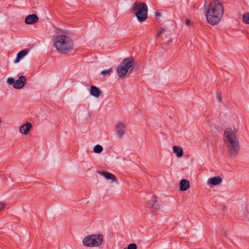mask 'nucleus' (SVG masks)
Returning <instances> with one entry per match:
<instances>
[{
    "label": "nucleus",
    "mask_w": 249,
    "mask_h": 249,
    "mask_svg": "<svg viewBox=\"0 0 249 249\" xmlns=\"http://www.w3.org/2000/svg\"><path fill=\"white\" fill-rule=\"evenodd\" d=\"M185 24L187 26H190L191 25V20L189 19H186Z\"/></svg>",
    "instance_id": "obj_25"
},
{
    "label": "nucleus",
    "mask_w": 249,
    "mask_h": 249,
    "mask_svg": "<svg viewBox=\"0 0 249 249\" xmlns=\"http://www.w3.org/2000/svg\"><path fill=\"white\" fill-rule=\"evenodd\" d=\"M243 21L247 24H249V12H246L243 15Z\"/></svg>",
    "instance_id": "obj_20"
},
{
    "label": "nucleus",
    "mask_w": 249,
    "mask_h": 249,
    "mask_svg": "<svg viewBox=\"0 0 249 249\" xmlns=\"http://www.w3.org/2000/svg\"><path fill=\"white\" fill-rule=\"evenodd\" d=\"M171 41H172V39H169V40L167 41V43L169 44V43H170V42H171Z\"/></svg>",
    "instance_id": "obj_27"
},
{
    "label": "nucleus",
    "mask_w": 249,
    "mask_h": 249,
    "mask_svg": "<svg viewBox=\"0 0 249 249\" xmlns=\"http://www.w3.org/2000/svg\"><path fill=\"white\" fill-rule=\"evenodd\" d=\"M53 44L59 53L66 54L72 50L73 42L70 37L60 35L55 37Z\"/></svg>",
    "instance_id": "obj_3"
},
{
    "label": "nucleus",
    "mask_w": 249,
    "mask_h": 249,
    "mask_svg": "<svg viewBox=\"0 0 249 249\" xmlns=\"http://www.w3.org/2000/svg\"><path fill=\"white\" fill-rule=\"evenodd\" d=\"M112 71L113 70L112 68H110L108 70H105L101 72V74L104 76L107 75L109 74L111 72H112Z\"/></svg>",
    "instance_id": "obj_21"
},
{
    "label": "nucleus",
    "mask_w": 249,
    "mask_h": 249,
    "mask_svg": "<svg viewBox=\"0 0 249 249\" xmlns=\"http://www.w3.org/2000/svg\"><path fill=\"white\" fill-rule=\"evenodd\" d=\"M190 187V182L186 179H182L180 181V190L185 191Z\"/></svg>",
    "instance_id": "obj_13"
},
{
    "label": "nucleus",
    "mask_w": 249,
    "mask_h": 249,
    "mask_svg": "<svg viewBox=\"0 0 249 249\" xmlns=\"http://www.w3.org/2000/svg\"><path fill=\"white\" fill-rule=\"evenodd\" d=\"M171 35V32L170 31L166 29H162L160 32L158 33L157 37H161L162 39H164L166 37H169Z\"/></svg>",
    "instance_id": "obj_12"
},
{
    "label": "nucleus",
    "mask_w": 249,
    "mask_h": 249,
    "mask_svg": "<svg viewBox=\"0 0 249 249\" xmlns=\"http://www.w3.org/2000/svg\"><path fill=\"white\" fill-rule=\"evenodd\" d=\"M155 15L156 16V17H159L160 16V13L158 12H155Z\"/></svg>",
    "instance_id": "obj_26"
},
{
    "label": "nucleus",
    "mask_w": 249,
    "mask_h": 249,
    "mask_svg": "<svg viewBox=\"0 0 249 249\" xmlns=\"http://www.w3.org/2000/svg\"><path fill=\"white\" fill-rule=\"evenodd\" d=\"M6 204L3 202L0 201V211L5 208Z\"/></svg>",
    "instance_id": "obj_23"
},
{
    "label": "nucleus",
    "mask_w": 249,
    "mask_h": 249,
    "mask_svg": "<svg viewBox=\"0 0 249 249\" xmlns=\"http://www.w3.org/2000/svg\"><path fill=\"white\" fill-rule=\"evenodd\" d=\"M28 53V50L27 49H24L21 51H20L19 53H18L17 55V58L14 61L15 63H18L20 60L24 56L27 55V54Z\"/></svg>",
    "instance_id": "obj_15"
},
{
    "label": "nucleus",
    "mask_w": 249,
    "mask_h": 249,
    "mask_svg": "<svg viewBox=\"0 0 249 249\" xmlns=\"http://www.w3.org/2000/svg\"><path fill=\"white\" fill-rule=\"evenodd\" d=\"M132 9L139 22H142L147 19L148 8L145 3L135 2Z\"/></svg>",
    "instance_id": "obj_4"
},
{
    "label": "nucleus",
    "mask_w": 249,
    "mask_h": 249,
    "mask_svg": "<svg viewBox=\"0 0 249 249\" xmlns=\"http://www.w3.org/2000/svg\"><path fill=\"white\" fill-rule=\"evenodd\" d=\"M90 93L93 96L98 98L100 96L101 91L96 86H91L90 87Z\"/></svg>",
    "instance_id": "obj_14"
},
{
    "label": "nucleus",
    "mask_w": 249,
    "mask_h": 249,
    "mask_svg": "<svg viewBox=\"0 0 249 249\" xmlns=\"http://www.w3.org/2000/svg\"><path fill=\"white\" fill-rule=\"evenodd\" d=\"M137 246L134 243L130 244L128 245L127 249H137ZM124 249H126L124 248Z\"/></svg>",
    "instance_id": "obj_22"
},
{
    "label": "nucleus",
    "mask_w": 249,
    "mask_h": 249,
    "mask_svg": "<svg viewBox=\"0 0 249 249\" xmlns=\"http://www.w3.org/2000/svg\"><path fill=\"white\" fill-rule=\"evenodd\" d=\"M224 142L231 156H236L240 151L239 137L234 130L227 128L224 131Z\"/></svg>",
    "instance_id": "obj_1"
},
{
    "label": "nucleus",
    "mask_w": 249,
    "mask_h": 249,
    "mask_svg": "<svg viewBox=\"0 0 249 249\" xmlns=\"http://www.w3.org/2000/svg\"><path fill=\"white\" fill-rule=\"evenodd\" d=\"M27 82V79L25 76H20L18 79L15 81L13 78L9 77L7 79V83L12 85L16 89H21L25 86Z\"/></svg>",
    "instance_id": "obj_7"
},
{
    "label": "nucleus",
    "mask_w": 249,
    "mask_h": 249,
    "mask_svg": "<svg viewBox=\"0 0 249 249\" xmlns=\"http://www.w3.org/2000/svg\"><path fill=\"white\" fill-rule=\"evenodd\" d=\"M99 174L104 176L107 180H111L112 182L118 183V180L115 175L107 171L98 172Z\"/></svg>",
    "instance_id": "obj_9"
},
{
    "label": "nucleus",
    "mask_w": 249,
    "mask_h": 249,
    "mask_svg": "<svg viewBox=\"0 0 249 249\" xmlns=\"http://www.w3.org/2000/svg\"><path fill=\"white\" fill-rule=\"evenodd\" d=\"M103 150L102 146L98 144L95 145L93 148V152L95 153H101Z\"/></svg>",
    "instance_id": "obj_19"
},
{
    "label": "nucleus",
    "mask_w": 249,
    "mask_h": 249,
    "mask_svg": "<svg viewBox=\"0 0 249 249\" xmlns=\"http://www.w3.org/2000/svg\"><path fill=\"white\" fill-rule=\"evenodd\" d=\"M134 63L133 58H125L117 67L118 75L120 77L124 76L128 72V69L133 66Z\"/></svg>",
    "instance_id": "obj_6"
},
{
    "label": "nucleus",
    "mask_w": 249,
    "mask_h": 249,
    "mask_svg": "<svg viewBox=\"0 0 249 249\" xmlns=\"http://www.w3.org/2000/svg\"><path fill=\"white\" fill-rule=\"evenodd\" d=\"M115 127L117 130V135L119 138H122L125 134V125L122 122H118L116 124Z\"/></svg>",
    "instance_id": "obj_8"
},
{
    "label": "nucleus",
    "mask_w": 249,
    "mask_h": 249,
    "mask_svg": "<svg viewBox=\"0 0 249 249\" xmlns=\"http://www.w3.org/2000/svg\"><path fill=\"white\" fill-rule=\"evenodd\" d=\"M222 182V179L220 177H215L210 178L208 182L212 185L215 186L219 184Z\"/></svg>",
    "instance_id": "obj_16"
},
{
    "label": "nucleus",
    "mask_w": 249,
    "mask_h": 249,
    "mask_svg": "<svg viewBox=\"0 0 249 249\" xmlns=\"http://www.w3.org/2000/svg\"><path fill=\"white\" fill-rule=\"evenodd\" d=\"M223 14L222 4L218 0H213L210 2L207 11V20L212 25H216L220 21Z\"/></svg>",
    "instance_id": "obj_2"
},
{
    "label": "nucleus",
    "mask_w": 249,
    "mask_h": 249,
    "mask_svg": "<svg viewBox=\"0 0 249 249\" xmlns=\"http://www.w3.org/2000/svg\"><path fill=\"white\" fill-rule=\"evenodd\" d=\"M157 202V197L155 196H153L151 199L148 202L147 205L149 207H152L153 209L154 208V206L155 205Z\"/></svg>",
    "instance_id": "obj_18"
},
{
    "label": "nucleus",
    "mask_w": 249,
    "mask_h": 249,
    "mask_svg": "<svg viewBox=\"0 0 249 249\" xmlns=\"http://www.w3.org/2000/svg\"><path fill=\"white\" fill-rule=\"evenodd\" d=\"M32 128V124L30 123L27 122L25 124L21 125L19 128L20 133L27 135Z\"/></svg>",
    "instance_id": "obj_11"
},
{
    "label": "nucleus",
    "mask_w": 249,
    "mask_h": 249,
    "mask_svg": "<svg viewBox=\"0 0 249 249\" xmlns=\"http://www.w3.org/2000/svg\"><path fill=\"white\" fill-rule=\"evenodd\" d=\"M173 152L176 154V155L178 158H180L183 155V150L179 146H174L173 147Z\"/></svg>",
    "instance_id": "obj_17"
},
{
    "label": "nucleus",
    "mask_w": 249,
    "mask_h": 249,
    "mask_svg": "<svg viewBox=\"0 0 249 249\" xmlns=\"http://www.w3.org/2000/svg\"><path fill=\"white\" fill-rule=\"evenodd\" d=\"M38 17L36 14L29 15L25 19V23L26 24H33L38 21Z\"/></svg>",
    "instance_id": "obj_10"
},
{
    "label": "nucleus",
    "mask_w": 249,
    "mask_h": 249,
    "mask_svg": "<svg viewBox=\"0 0 249 249\" xmlns=\"http://www.w3.org/2000/svg\"><path fill=\"white\" fill-rule=\"evenodd\" d=\"M217 100L219 102H221L222 100V97L221 93H218L217 96Z\"/></svg>",
    "instance_id": "obj_24"
},
{
    "label": "nucleus",
    "mask_w": 249,
    "mask_h": 249,
    "mask_svg": "<svg viewBox=\"0 0 249 249\" xmlns=\"http://www.w3.org/2000/svg\"><path fill=\"white\" fill-rule=\"evenodd\" d=\"M103 241V236L102 234H91L85 237L83 243L85 247H99L102 244Z\"/></svg>",
    "instance_id": "obj_5"
}]
</instances>
